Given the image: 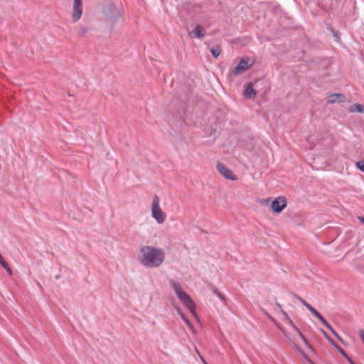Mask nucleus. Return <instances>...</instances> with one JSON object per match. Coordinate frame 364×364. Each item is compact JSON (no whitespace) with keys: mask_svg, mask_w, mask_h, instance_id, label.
<instances>
[{"mask_svg":"<svg viewBox=\"0 0 364 364\" xmlns=\"http://www.w3.org/2000/svg\"><path fill=\"white\" fill-rule=\"evenodd\" d=\"M10 275H12L13 271L11 268L9 267L7 262L1 266Z\"/></svg>","mask_w":364,"mask_h":364,"instance_id":"a878e982","label":"nucleus"},{"mask_svg":"<svg viewBox=\"0 0 364 364\" xmlns=\"http://www.w3.org/2000/svg\"><path fill=\"white\" fill-rule=\"evenodd\" d=\"M210 53H211L212 55L215 58H217L220 55V52H221V49H220V47L219 46H212L210 48Z\"/></svg>","mask_w":364,"mask_h":364,"instance_id":"2eb2a0df","label":"nucleus"},{"mask_svg":"<svg viewBox=\"0 0 364 364\" xmlns=\"http://www.w3.org/2000/svg\"><path fill=\"white\" fill-rule=\"evenodd\" d=\"M87 32V28L86 27L82 26L79 28L77 34L80 36H83Z\"/></svg>","mask_w":364,"mask_h":364,"instance_id":"393cba45","label":"nucleus"},{"mask_svg":"<svg viewBox=\"0 0 364 364\" xmlns=\"http://www.w3.org/2000/svg\"><path fill=\"white\" fill-rule=\"evenodd\" d=\"M254 61L250 58L245 56L241 58L238 64L232 70V74L234 75H238L253 65Z\"/></svg>","mask_w":364,"mask_h":364,"instance_id":"20e7f679","label":"nucleus"},{"mask_svg":"<svg viewBox=\"0 0 364 364\" xmlns=\"http://www.w3.org/2000/svg\"><path fill=\"white\" fill-rule=\"evenodd\" d=\"M304 305L311 311V313L314 316L318 311L315 308H314L311 304L308 302H304Z\"/></svg>","mask_w":364,"mask_h":364,"instance_id":"aec40b11","label":"nucleus"},{"mask_svg":"<svg viewBox=\"0 0 364 364\" xmlns=\"http://www.w3.org/2000/svg\"><path fill=\"white\" fill-rule=\"evenodd\" d=\"M350 112L364 113V106L359 103H354L348 107Z\"/></svg>","mask_w":364,"mask_h":364,"instance_id":"ddd939ff","label":"nucleus"},{"mask_svg":"<svg viewBox=\"0 0 364 364\" xmlns=\"http://www.w3.org/2000/svg\"><path fill=\"white\" fill-rule=\"evenodd\" d=\"M304 305L311 311V313L314 316L318 311L315 308H314L311 304L308 302H304Z\"/></svg>","mask_w":364,"mask_h":364,"instance_id":"6ab92c4d","label":"nucleus"},{"mask_svg":"<svg viewBox=\"0 0 364 364\" xmlns=\"http://www.w3.org/2000/svg\"><path fill=\"white\" fill-rule=\"evenodd\" d=\"M181 317L183 318V320L185 321V323L189 327V328L191 330H193V326L191 321L185 315H182V316H181Z\"/></svg>","mask_w":364,"mask_h":364,"instance_id":"5701e85b","label":"nucleus"},{"mask_svg":"<svg viewBox=\"0 0 364 364\" xmlns=\"http://www.w3.org/2000/svg\"><path fill=\"white\" fill-rule=\"evenodd\" d=\"M171 283L178 298L181 302H184L190 296L181 289L178 282L172 279Z\"/></svg>","mask_w":364,"mask_h":364,"instance_id":"6e6552de","label":"nucleus"},{"mask_svg":"<svg viewBox=\"0 0 364 364\" xmlns=\"http://www.w3.org/2000/svg\"><path fill=\"white\" fill-rule=\"evenodd\" d=\"M6 260L4 259V257L1 255V254L0 253V265L2 266L3 264H4L6 263Z\"/></svg>","mask_w":364,"mask_h":364,"instance_id":"4c0bfd02","label":"nucleus"},{"mask_svg":"<svg viewBox=\"0 0 364 364\" xmlns=\"http://www.w3.org/2000/svg\"><path fill=\"white\" fill-rule=\"evenodd\" d=\"M304 305L311 311V313L314 316L318 311L315 308H314L311 304L308 302H304Z\"/></svg>","mask_w":364,"mask_h":364,"instance_id":"a211bd4d","label":"nucleus"},{"mask_svg":"<svg viewBox=\"0 0 364 364\" xmlns=\"http://www.w3.org/2000/svg\"><path fill=\"white\" fill-rule=\"evenodd\" d=\"M176 309L181 316H182V315H184V314L183 313V311L181 310V309L179 306H176Z\"/></svg>","mask_w":364,"mask_h":364,"instance_id":"58836bf2","label":"nucleus"},{"mask_svg":"<svg viewBox=\"0 0 364 364\" xmlns=\"http://www.w3.org/2000/svg\"><path fill=\"white\" fill-rule=\"evenodd\" d=\"M279 311H280L282 313V314L285 316V318H288V316H288V314H287V312H286V311H284L283 310V309H282V310H279Z\"/></svg>","mask_w":364,"mask_h":364,"instance_id":"79ce46f5","label":"nucleus"},{"mask_svg":"<svg viewBox=\"0 0 364 364\" xmlns=\"http://www.w3.org/2000/svg\"><path fill=\"white\" fill-rule=\"evenodd\" d=\"M330 64H331L330 61L329 60H326V67L330 65Z\"/></svg>","mask_w":364,"mask_h":364,"instance_id":"c03bdc74","label":"nucleus"},{"mask_svg":"<svg viewBox=\"0 0 364 364\" xmlns=\"http://www.w3.org/2000/svg\"><path fill=\"white\" fill-rule=\"evenodd\" d=\"M196 350L197 352V354H198V356L200 358V360L201 361L203 362V364H205L207 363V362L205 361V360L204 359V358L200 355V353H199V351L198 350L197 348H196Z\"/></svg>","mask_w":364,"mask_h":364,"instance_id":"c9c22d12","label":"nucleus"},{"mask_svg":"<svg viewBox=\"0 0 364 364\" xmlns=\"http://www.w3.org/2000/svg\"><path fill=\"white\" fill-rule=\"evenodd\" d=\"M331 32H332V33H333V37L335 38V40H336V41H338V39H339V36H338V34L337 33V32H336V31L333 30V28H331Z\"/></svg>","mask_w":364,"mask_h":364,"instance_id":"473e14b6","label":"nucleus"},{"mask_svg":"<svg viewBox=\"0 0 364 364\" xmlns=\"http://www.w3.org/2000/svg\"><path fill=\"white\" fill-rule=\"evenodd\" d=\"M137 259L146 267H159L165 259V252L161 248L146 245L140 248Z\"/></svg>","mask_w":364,"mask_h":364,"instance_id":"f257e3e1","label":"nucleus"},{"mask_svg":"<svg viewBox=\"0 0 364 364\" xmlns=\"http://www.w3.org/2000/svg\"><path fill=\"white\" fill-rule=\"evenodd\" d=\"M287 204L286 198L284 196H279L272 200L271 203V209L273 213L279 214L286 208Z\"/></svg>","mask_w":364,"mask_h":364,"instance_id":"39448f33","label":"nucleus"},{"mask_svg":"<svg viewBox=\"0 0 364 364\" xmlns=\"http://www.w3.org/2000/svg\"><path fill=\"white\" fill-rule=\"evenodd\" d=\"M333 347L346 358L348 356V355L346 353V351L339 346L337 343Z\"/></svg>","mask_w":364,"mask_h":364,"instance_id":"4be33fe9","label":"nucleus"},{"mask_svg":"<svg viewBox=\"0 0 364 364\" xmlns=\"http://www.w3.org/2000/svg\"><path fill=\"white\" fill-rule=\"evenodd\" d=\"M196 350L197 352V354H198V356L200 358V360L201 361L203 362V364H205L207 363V362L205 361V360L204 359V358L200 355V353H199V351L198 350L197 348H196Z\"/></svg>","mask_w":364,"mask_h":364,"instance_id":"f704fd0d","label":"nucleus"},{"mask_svg":"<svg viewBox=\"0 0 364 364\" xmlns=\"http://www.w3.org/2000/svg\"><path fill=\"white\" fill-rule=\"evenodd\" d=\"M189 98H188V96L187 95H186L185 96H181L180 97V100L185 105L186 104V102L188 101Z\"/></svg>","mask_w":364,"mask_h":364,"instance_id":"c756f323","label":"nucleus"},{"mask_svg":"<svg viewBox=\"0 0 364 364\" xmlns=\"http://www.w3.org/2000/svg\"><path fill=\"white\" fill-rule=\"evenodd\" d=\"M151 213L152 217L158 223L161 224L165 221L166 214L161 210L159 206V198L156 195H155L153 198Z\"/></svg>","mask_w":364,"mask_h":364,"instance_id":"7ed1b4c3","label":"nucleus"},{"mask_svg":"<svg viewBox=\"0 0 364 364\" xmlns=\"http://www.w3.org/2000/svg\"><path fill=\"white\" fill-rule=\"evenodd\" d=\"M205 364H208V363H205Z\"/></svg>","mask_w":364,"mask_h":364,"instance_id":"a18cd8bd","label":"nucleus"},{"mask_svg":"<svg viewBox=\"0 0 364 364\" xmlns=\"http://www.w3.org/2000/svg\"><path fill=\"white\" fill-rule=\"evenodd\" d=\"M334 336H336L337 338V339L341 341V343H344V341L343 340V338L339 336V334L336 331H334L333 333Z\"/></svg>","mask_w":364,"mask_h":364,"instance_id":"7c9ffc66","label":"nucleus"},{"mask_svg":"<svg viewBox=\"0 0 364 364\" xmlns=\"http://www.w3.org/2000/svg\"><path fill=\"white\" fill-rule=\"evenodd\" d=\"M275 305L277 306V308H278L279 310H282V305H281L279 303L276 302Z\"/></svg>","mask_w":364,"mask_h":364,"instance_id":"37998d69","label":"nucleus"},{"mask_svg":"<svg viewBox=\"0 0 364 364\" xmlns=\"http://www.w3.org/2000/svg\"><path fill=\"white\" fill-rule=\"evenodd\" d=\"M288 323L291 325L295 330L298 328V327L294 324V323L292 321V320L288 316V318H286Z\"/></svg>","mask_w":364,"mask_h":364,"instance_id":"c85d7f7f","label":"nucleus"},{"mask_svg":"<svg viewBox=\"0 0 364 364\" xmlns=\"http://www.w3.org/2000/svg\"><path fill=\"white\" fill-rule=\"evenodd\" d=\"M243 96L247 100L255 99L256 96V91L255 90L252 82H249L247 85L245 90L243 91Z\"/></svg>","mask_w":364,"mask_h":364,"instance_id":"1a4fd4ad","label":"nucleus"},{"mask_svg":"<svg viewBox=\"0 0 364 364\" xmlns=\"http://www.w3.org/2000/svg\"><path fill=\"white\" fill-rule=\"evenodd\" d=\"M323 325L333 333L335 330L334 328L328 323V322L326 321Z\"/></svg>","mask_w":364,"mask_h":364,"instance_id":"2f4dec72","label":"nucleus"},{"mask_svg":"<svg viewBox=\"0 0 364 364\" xmlns=\"http://www.w3.org/2000/svg\"><path fill=\"white\" fill-rule=\"evenodd\" d=\"M295 298H296L302 304H304V302H305L306 301L304 299H303L301 296H299L298 294H294Z\"/></svg>","mask_w":364,"mask_h":364,"instance_id":"e433bc0d","label":"nucleus"},{"mask_svg":"<svg viewBox=\"0 0 364 364\" xmlns=\"http://www.w3.org/2000/svg\"><path fill=\"white\" fill-rule=\"evenodd\" d=\"M203 26L198 24L194 29L189 33V36L194 38H202L205 36Z\"/></svg>","mask_w":364,"mask_h":364,"instance_id":"9d476101","label":"nucleus"},{"mask_svg":"<svg viewBox=\"0 0 364 364\" xmlns=\"http://www.w3.org/2000/svg\"><path fill=\"white\" fill-rule=\"evenodd\" d=\"M323 324L326 321V318L318 312L314 315Z\"/></svg>","mask_w":364,"mask_h":364,"instance_id":"bb28decb","label":"nucleus"},{"mask_svg":"<svg viewBox=\"0 0 364 364\" xmlns=\"http://www.w3.org/2000/svg\"><path fill=\"white\" fill-rule=\"evenodd\" d=\"M182 303L190 310L191 314L196 318L198 317L197 313H196V305L191 296H189L184 302H182Z\"/></svg>","mask_w":364,"mask_h":364,"instance_id":"f8f14e48","label":"nucleus"},{"mask_svg":"<svg viewBox=\"0 0 364 364\" xmlns=\"http://www.w3.org/2000/svg\"><path fill=\"white\" fill-rule=\"evenodd\" d=\"M217 170L226 179L231 180V181L237 180V177L233 174L232 171L230 168H228L226 166H225L223 164L218 163L217 164Z\"/></svg>","mask_w":364,"mask_h":364,"instance_id":"423d86ee","label":"nucleus"},{"mask_svg":"<svg viewBox=\"0 0 364 364\" xmlns=\"http://www.w3.org/2000/svg\"><path fill=\"white\" fill-rule=\"evenodd\" d=\"M296 349L299 350V352L303 355V357L309 362H311V360H309V357L305 354V353L301 350L297 346H295Z\"/></svg>","mask_w":364,"mask_h":364,"instance_id":"cd10ccee","label":"nucleus"},{"mask_svg":"<svg viewBox=\"0 0 364 364\" xmlns=\"http://www.w3.org/2000/svg\"><path fill=\"white\" fill-rule=\"evenodd\" d=\"M296 331H297V333H299V336L301 337V338L304 341V343L306 344V346H307V348L311 350L313 353H315V350L314 348H313V346L310 344V343L308 341V340L306 338V337L304 336V334L302 333V332L299 329H296Z\"/></svg>","mask_w":364,"mask_h":364,"instance_id":"4468645a","label":"nucleus"},{"mask_svg":"<svg viewBox=\"0 0 364 364\" xmlns=\"http://www.w3.org/2000/svg\"><path fill=\"white\" fill-rule=\"evenodd\" d=\"M73 21L77 22L82 14V0H73Z\"/></svg>","mask_w":364,"mask_h":364,"instance_id":"0eeeda50","label":"nucleus"},{"mask_svg":"<svg viewBox=\"0 0 364 364\" xmlns=\"http://www.w3.org/2000/svg\"><path fill=\"white\" fill-rule=\"evenodd\" d=\"M102 12L106 18L112 22H117L122 16L119 9L111 2L103 6Z\"/></svg>","mask_w":364,"mask_h":364,"instance_id":"f03ea898","label":"nucleus"},{"mask_svg":"<svg viewBox=\"0 0 364 364\" xmlns=\"http://www.w3.org/2000/svg\"><path fill=\"white\" fill-rule=\"evenodd\" d=\"M358 220L364 225V217L363 216H358Z\"/></svg>","mask_w":364,"mask_h":364,"instance_id":"a19ab883","label":"nucleus"},{"mask_svg":"<svg viewBox=\"0 0 364 364\" xmlns=\"http://www.w3.org/2000/svg\"><path fill=\"white\" fill-rule=\"evenodd\" d=\"M211 289L215 294L220 297L223 301H225V296L220 291H219V290L217 288L212 285Z\"/></svg>","mask_w":364,"mask_h":364,"instance_id":"f3484780","label":"nucleus"},{"mask_svg":"<svg viewBox=\"0 0 364 364\" xmlns=\"http://www.w3.org/2000/svg\"><path fill=\"white\" fill-rule=\"evenodd\" d=\"M304 305L311 311V313L314 316L318 311L315 308H314L311 304L308 302H304Z\"/></svg>","mask_w":364,"mask_h":364,"instance_id":"412c9836","label":"nucleus"},{"mask_svg":"<svg viewBox=\"0 0 364 364\" xmlns=\"http://www.w3.org/2000/svg\"><path fill=\"white\" fill-rule=\"evenodd\" d=\"M321 332L331 346H336V343L327 334V333L323 329H321Z\"/></svg>","mask_w":364,"mask_h":364,"instance_id":"dca6fc26","label":"nucleus"},{"mask_svg":"<svg viewBox=\"0 0 364 364\" xmlns=\"http://www.w3.org/2000/svg\"><path fill=\"white\" fill-rule=\"evenodd\" d=\"M355 166L360 171L364 172V160L357 161Z\"/></svg>","mask_w":364,"mask_h":364,"instance_id":"b1692460","label":"nucleus"},{"mask_svg":"<svg viewBox=\"0 0 364 364\" xmlns=\"http://www.w3.org/2000/svg\"><path fill=\"white\" fill-rule=\"evenodd\" d=\"M196 350L197 352V354H198V356L200 358V360L201 361L203 362V364H205L207 363V362L205 361V360L204 359V358L200 355V353H199V351L198 350L197 348H196Z\"/></svg>","mask_w":364,"mask_h":364,"instance_id":"72a5a7b5","label":"nucleus"},{"mask_svg":"<svg viewBox=\"0 0 364 364\" xmlns=\"http://www.w3.org/2000/svg\"><path fill=\"white\" fill-rule=\"evenodd\" d=\"M345 100H346V97L343 94L334 93V94L329 95L328 96V102L330 104H333L336 102L340 103V102H345Z\"/></svg>","mask_w":364,"mask_h":364,"instance_id":"9b49d317","label":"nucleus"},{"mask_svg":"<svg viewBox=\"0 0 364 364\" xmlns=\"http://www.w3.org/2000/svg\"><path fill=\"white\" fill-rule=\"evenodd\" d=\"M346 359L347 360V361L350 363V364H356L352 359L350 357L348 356L347 358H346Z\"/></svg>","mask_w":364,"mask_h":364,"instance_id":"ea45409f","label":"nucleus"}]
</instances>
